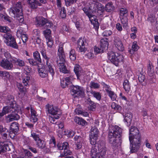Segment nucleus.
Returning a JSON list of instances; mask_svg holds the SVG:
<instances>
[{"label": "nucleus", "mask_w": 158, "mask_h": 158, "mask_svg": "<svg viewBox=\"0 0 158 158\" xmlns=\"http://www.w3.org/2000/svg\"><path fill=\"white\" fill-rule=\"evenodd\" d=\"M122 133V129L117 126L111 125L109 128V141L115 149L120 147L122 143L120 138Z\"/></svg>", "instance_id": "1"}, {"label": "nucleus", "mask_w": 158, "mask_h": 158, "mask_svg": "<svg viewBox=\"0 0 158 158\" xmlns=\"http://www.w3.org/2000/svg\"><path fill=\"white\" fill-rule=\"evenodd\" d=\"M106 151V148L103 143H98L92 147L90 155L92 158H105Z\"/></svg>", "instance_id": "2"}, {"label": "nucleus", "mask_w": 158, "mask_h": 158, "mask_svg": "<svg viewBox=\"0 0 158 158\" xmlns=\"http://www.w3.org/2000/svg\"><path fill=\"white\" fill-rule=\"evenodd\" d=\"M22 10L21 3L19 2L11 7L10 10V13L11 16L15 18L21 23L24 21Z\"/></svg>", "instance_id": "3"}, {"label": "nucleus", "mask_w": 158, "mask_h": 158, "mask_svg": "<svg viewBox=\"0 0 158 158\" xmlns=\"http://www.w3.org/2000/svg\"><path fill=\"white\" fill-rule=\"evenodd\" d=\"M131 138L129 141L132 145L130 148V151L132 153L137 152L139 149L141 140V135L139 133L132 136Z\"/></svg>", "instance_id": "4"}, {"label": "nucleus", "mask_w": 158, "mask_h": 158, "mask_svg": "<svg viewBox=\"0 0 158 158\" xmlns=\"http://www.w3.org/2000/svg\"><path fill=\"white\" fill-rule=\"evenodd\" d=\"M107 54L109 60L115 66H118L120 63L123 62L124 58L123 55L112 51L109 52Z\"/></svg>", "instance_id": "5"}, {"label": "nucleus", "mask_w": 158, "mask_h": 158, "mask_svg": "<svg viewBox=\"0 0 158 158\" xmlns=\"http://www.w3.org/2000/svg\"><path fill=\"white\" fill-rule=\"evenodd\" d=\"M40 52L43 56V58L45 60L46 65L45 68L48 73L49 72L50 74L53 77L55 73L54 71V68L52 63L49 62V58L46 55V51L44 49H43L40 51Z\"/></svg>", "instance_id": "6"}, {"label": "nucleus", "mask_w": 158, "mask_h": 158, "mask_svg": "<svg viewBox=\"0 0 158 158\" xmlns=\"http://www.w3.org/2000/svg\"><path fill=\"white\" fill-rule=\"evenodd\" d=\"M3 37L4 42L7 45L15 48H18V46L15 40L11 34L7 33L4 34Z\"/></svg>", "instance_id": "7"}, {"label": "nucleus", "mask_w": 158, "mask_h": 158, "mask_svg": "<svg viewBox=\"0 0 158 158\" xmlns=\"http://www.w3.org/2000/svg\"><path fill=\"white\" fill-rule=\"evenodd\" d=\"M60 110L56 106L52 105L47 104L46 106V111L47 113L52 115L55 116V119L59 118L60 113Z\"/></svg>", "instance_id": "8"}, {"label": "nucleus", "mask_w": 158, "mask_h": 158, "mask_svg": "<svg viewBox=\"0 0 158 158\" xmlns=\"http://www.w3.org/2000/svg\"><path fill=\"white\" fill-rule=\"evenodd\" d=\"M57 147L59 150H61L60 156H64L71 154V152L69 149V144L67 142H64L63 143H59Z\"/></svg>", "instance_id": "9"}, {"label": "nucleus", "mask_w": 158, "mask_h": 158, "mask_svg": "<svg viewBox=\"0 0 158 158\" xmlns=\"http://www.w3.org/2000/svg\"><path fill=\"white\" fill-rule=\"evenodd\" d=\"M75 79L74 75L72 73L67 75V77L65 78L60 79V85L62 88H65L68 87L69 84L72 83V81Z\"/></svg>", "instance_id": "10"}, {"label": "nucleus", "mask_w": 158, "mask_h": 158, "mask_svg": "<svg viewBox=\"0 0 158 158\" xmlns=\"http://www.w3.org/2000/svg\"><path fill=\"white\" fill-rule=\"evenodd\" d=\"M72 92L76 97H84L85 95V89L82 87L78 85H73Z\"/></svg>", "instance_id": "11"}, {"label": "nucleus", "mask_w": 158, "mask_h": 158, "mask_svg": "<svg viewBox=\"0 0 158 158\" xmlns=\"http://www.w3.org/2000/svg\"><path fill=\"white\" fill-rule=\"evenodd\" d=\"M77 50L80 52H85L86 50V47L88 44L85 38H81L77 41Z\"/></svg>", "instance_id": "12"}, {"label": "nucleus", "mask_w": 158, "mask_h": 158, "mask_svg": "<svg viewBox=\"0 0 158 158\" xmlns=\"http://www.w3.org/2000/svg\"><path fill=\"white\" fill-rule=\"evenodd\" d=\"M2 110L6 114L9 113L17 112L19 110L18 106H14L12 105H8V106H4Z\"/></svg>", "instance_id": "13"}, {"label": "nucleus", "mask_w": 158, "mask_h": 158, "mask_svg": "<svg viewBox=\"0 0 158 158\" xmlns=\"http://www.w3.org/2000/svg\"><path fill=\"white\" fill-rule=\"evenodd\" d=\"M0 66L3 69L10 70L13 67L12 63L7 59H2L0 60Z\"/></svg>", "instance_id": "14"}, {"label": "nucleus", "mask_w": 158, "mask_h": 158, "mask_svg": "<svg viewBox=\"0 0 158 158\" xmlns=\"http://www.w3.org/2000/svg\"><path fill=\"white\" fill-rule=\"evenodd\" d=\"M65 62V59L63 60H57L56 63L58 66L59 67V69L60 72H62L64 73H70L69 70H68L66 68V66L64 65V63Z\"/></svg>", "instance_id": "15"}, {"label": "nucleus", "mask_w": 158, "mask_h": 158, "mask_svg": "<svg viewBox=\"0 0 158 158\" xmlns=\"http://www.w3.org/2000/svg\"><path fill=\"white\" fill-rule=\"evenodd\" d=\"M90 8L91 10H93L94 11L100 10L102 12H103L104 10V7L101 4L98 2L92 3Z\"/></svg>", "instance_id": "16"}, {"label": "nucleus", "mask_w": 158, "mask_h": 158, "mask_svg": "<svg viewBox=\"0 0 158 158\" xmlns=\"http://www.w3.org/2000/svg\"><path fill=\"white\" fill-rule=\"evenodd\" d=\"M63 44L62 43H60L58 46V52L57 55L58 57L57 60H63L65 59V55L63 49Z\"/></svg>", "instance_id": "17"}, {"label": "nucleus", "mask_w": 158, "mask_h": 158, "mask_svg": "<svg viewBox=\"0 0 158 158\" xmlns=\"http://www.w3.org/2000/svg\"><path fill=\"white\" fill-rule=\"evenodd\" d=\"M10 143H3L0 144V154L5 152L7 151H10L11 150L10 147H11Z\"/></svg>", "instance_id": "18"}, {"label": "nucleus", "mask_w": 158, "mask_h": 158, "mask_svg": "<svg viewBox=\"0 0 158 158\" xmlns=\"http://www.w3.org/2000/svg\"><path fill=\"white\" fill-rule=\"evenodd\" d=\"M27 2L29 6L33 9L37 8L38 6H42V4L37 0H28Z\"/></svg>", "instance_id": "19"}, {"label": "nucleus", "mask_w": 158, "mask_h": 158, "mask_svg": "<svg viewBox=\"0 0 158 158\" xmlns=\"http://www.w3.org/2000/svg\"><path fill=\"white\" fill-rule=\"evenodd\" d=\"M8 115L6 117V120L7 123L10 122L14 120H17L20 118L19 116L16 113L14 112Z\"/></svg>", "instance_id": "20"}, {"label": "nucleus", "mask_w": 158, "mask_h": 158, "mask_svg": "<svg viewBox=\"0 0 158 158\" xmlns=\"http://www.w3.org/2000/svg\"><path fill=\"white\" fill-rule=\"evenodd\" d=\"M10 132L14 133V136L16 134H17L19 130V124L16 122H13L10 125Z\"/></svg>", "instance_id": "21"}, {"label": "nucleus", "mask_w": 158, "mask_h": 158, "mask_svg": "<svg viewBox=\"0 0 158 158\" xmlns=\"http://www.w3.org/2000/svg\"><path fill=\"white\" fill-rule=\"evenodd\" d=\"M108 47V43L107 39L104 38L101 39L100 41V47L103 52L107 50Z\"/></svg>", "instance_id": "22"}, {"label": "nucleus", "mask_w": 158, "mask_h": 158, "mask_svg": "<svg viewBox=\"0 0 158 158\" xmlns=\"http://www.w3.org/2000/svg\"><path fill=\"white\" fill-rule=\"evenodd\" d=\"M114 44L116 47L118 49L122 51L124 49V47L123 44L120 39L118 37H115L114 39Z\"/></svg>", "instance_id": "23"}, {"label": "nucleus", "mask_w": 158, "mask_h": 158, "mask_svg": "<svg viewBox=\"0 0 158 158\" xmlns=\"http://www.w3.org/2000/svg\"><path fill=\"white\" fill-rule=\"evenodd\" d=\"M91 23L93 24L95 29H98L99 28L98 23L96 17L94 15L90 14L88 16Z\"/></svg>", "instance_id": "24"}, {"label": "nucleus", "mask_w": 158, "mask_h": 158, "mask_svg": "<svg viewBox=\"0 0 158 158\" xmlns=\"http://www.w3.org/2000/svg\"><path fill=\"white\" fill-rule=\"evenodd\" d=\"M31 116L30 118V121L35 123L38 121V115L35 109L33 108H31Z\"/></svg>", "instance_id": "25"}, {"label": "nucleus", "mask_w": 158, "mask_h": 158, "mask_svg": "<svg viewBox=\"0 0 158 158\" xmlns=\"http://www.w3.org/2000/svg\"><path fill=\"white\" fill-rule=\"evenodd\" d=\"M129 140H130L132 136L139 133L138 129L135 127L131 126L129 129Z\"/></svg>", "instance_id": "26"}, {"label": "nucleus", "mask_w": 158, "mask_h": 158, "mask_svg": "<svg viewBox=\"0 0 158 158\" xmlns=\"http://www.w3.org/2000/svg\"><path fill=\"white\" fill-rule=\"evenodd\" d=\"M36 25L40 27L44 26L47 21V19L41 17L36 18Z\"/></svg>", "instance_id": "27"}, {"label": "nucleus", "mask_w": 158, "mask_h": 158, "mask_svg": "<svg viewBox=\"0 0 158 158\" xmlns=\"http://www.w3.org/2000/svg\"><path fill=\"white\" fill-rule=\"evenodd\" d=\"M11 59L13 63H15L19 66L23 67L25 65L24 61L22 60L15 57H12Z\"/></svg>", "instance_id": "28"}, {"label": "nucleus", "mask_w": 158, "mask_h": 158, "mask_svg": "<svg viewBox=\"0 0 158 158\" xmlns=\"http://www.w3.org/2000/svg\"><path fill=\"white\" fill-rule=\"evenodd\" d=\"M31 77L30 75L25 74L22 78L23 83L25 86H29L31 81Z\"/></svg>", "instance_id": "29"}, {"label": "nucleus", "mask_w": 158, "mask_h": 158, "mask_svg": "<svg viewBox=\"0 0 158 158\" xmlns=\"http://www.w3.org/2000/svg\"><path fill=\"white\" fill-rule=\"evenodd\" d=\"M38 72L40 76L42 78H44L48 76V72L44 68L39 69Z\"/></svg>", "instance_id": "30"}, {"label": "nucleus", "mask_w": 158, "mask_h": 158, "mask_svg": "<svg viewBox=\"0 0 158 158\" xmlns=\"http://www.w3.org/2000/svg\"><path fill=\"white\" fill-rule=\"evenodd\" d=\"M104 9L107 12H111L114 10L115 7L112 2H109L106 5Z\"/></svg>", "instance_id": "31"}, {"label": "nucleus", "mask_w": 158, "mask_h": 158, "mask_svg": "<svg viewBox=\"0 0 158 158\" xmlns=\"http://www.w3.org/2000/svg\"><path fill=\"white\" fill-rule=\"evenodd\" d=\"M75 122L79 125L84 126L87 123V122L81 118L76 117L74 119Z\"/></svg>", "instance_id": "32"}, {"label": "nucleus", "mask_w": 158, "mask_h": 158, "mask_svg": "<svg viewBox=\"0 0 158 158\" xmlns=\"http://www.w3.org/2000/svg\"><path fill=\"white\" fill-rule=\"evenodd\" d=\"M37 147L39 149H43L46 148L45 141L41 139L36 142Z\"/></svg>", "instance_id": "33"}, {"label": "nucleus", "mask_w": 158, "mask_h": 158, "mask_svg": "<svg viewBox=\"0 0 158 158\" xmlns=\"http://www.w3.org/2000/svg\"><path fill=\"white\" fill-rule=\"evenodd\" d=\"M7 103L8 105H12L14 106H18L14 100L13 95H8L7 97Z\"/></svg>", "instance_id": "34"}, {"label": "nucleus", "mask_w": 158, "mask_h": 158, "mask_svg": "<svg viewBox=\"0 0 158 158\" xmlns=\"http://www.w3.org/2000/svg\"><path fill=\"white\" fill-rule=\"evenodd\" d=\"M124 89L125 91L128 92L131 89V85L130 83L127 79L125 80L123 83Z\"/></svg>", "instance_id": "35"}, {"label": "nucleus", "mask_w": 158, "mask_h": 158, "mask_svg": "<svg viewBox=\"0 0 158 158\" xmlns=\"http://www.w3.org/2000/svg\"><path fill=\"white\" fill-rule=\"evenodd\" d=\"M139 47L138 46L136 41H134L132 46V49L130 50L129 51L131 54L134 53V52L136 51L139 49Z\"/></svg>", "instance_id": "36"}, {"label": "nucleus", "mask_w": 158, "mask_h": 158, "mask_svg": "<svg viewBox=\"0 0 158 158\" xmlns=\"http://www.w3.org/2000/svg\"><path fill=\"white\" fill-rule=\"evenodd\" d=\"M77 77L78 79L86 81L88 78V76L86 75L85 72L83 71L80 73V74L79 75V77Z\"/></svg>", "instance_id": "37"}, {"label": "nucleus", "mask_w": 158, "mask_h": 158, "mask_svg": "<svg viewBox=\"0 0 158 158\" xmlns=\"http://www.w3.org/2000/svg\"><path fill=\"white\" fill-rule=\"evenodd\" d=\"M99 131L98 128L95 127H92L90 130V135L98 137Z\"/></svg>", "instance_id": "38"}, {"label": "nucleus", "mask_w": 158, "mask_h": 158, "mask_svg": "<svg viewBox=\"0 0 158 158\" xmlns=\"http://www.w3.org/2000/svg\"><path fill=\"white\" fill-rule=\"evenodd\" d=\"M124 116V121L127 124L130 123L132 119V115L129 113H126Z\"/></svg>", "instance_id": "39"}, {"label": "nucleus", "mask_w": 158, "mask_h": 158, "mask_svg": "<svg viewBox=\"0 0 158 158\" xmlns=\"http://www.w3.org/2000/svg\"><path fill=\"white\" fill-rule=\"evenodd\" d=\"M46 40L52 39L51 36V31L49 29H46L43 31Z\"/></svg>", "instance_id": "40"}, {"label": "nucleus", "mask_w": 158, "mask_h": 158, "mask_svg": "<svg viewBox=\"0 0 158 158\" xmlns=\"http://www.w3.org/2000/svg\"><path fill=\"white\" fill-rule=\"evenodd\" d=\"M148 73L150 76H153L154 73V70L152 66L150 64H148Z\"/></svg>", "instance_id": "41"}, {"label": "nucleus", "mask_w": 158, "mask_h": 158, "mask_svg": "<svg viewBox=\"0 0 158 158\" xmlns=\"http://www.w3.org/2000/svg\"><path fill=\"white\" fill-rule=\"evenodd\" d=\"M33 56L34 58L39 63H41V59L40 58V54L37 51H35L33 53Z\"/></svg>", "instance_id": "42"}, {"label": "nucleus", "mask_w": 158, "mask_h": 158, "mask_svg": "<svg viewBox=\"0 0 158 158\" xmlns=\"http://www.w3.org/2000/svg\"><path fill=\"white\" fill-rule=\"evenodd\" d=\"M74 71L77 77H79V75L80 74V73L83 71L81 70V69L80 67V66L78 64H76L74 66Z\"/></svg>", "instance_id": "43"}, {"label": "nucleus", "mask_w": 158, "mask_h": 158, "mask_svg": "<svg viewBox=\"0 0 158 158\" xmlns=\"http://www.w3.org/2000/svg\"><path fill=\"white\" fill-rule=\"evenodd\" d=\"M90 93L93 95V96L97 100L100 101L101 98V95L99 92H96L95 91H91Z\"/></svg>", "instance_id": "44"}, {"label": "nucleus", "mask_w": 158, "mask_h": 158, "mask_svg": "<svg viewBox=\"0 0 158 158\" xmlns=\"http://www.w3.org/2000/svg\"><path fill=\"white\" fill-rule=\"evenodd\" d=\"M69 58L71 60L74 61L76 59V55L75 51L74 49H72L69 53Z\"/></svg>", "instance_id": "45"}, {"label": "nucleus", "mask_w": 158, "mask_h": 158, "mask_svg": "<svg viewBox=\"0 0 158 158\" xmlns=\"http://www.w3.org/2000/svg\"><path fill=\"white\" fill-rule=\"evenodd\" d=\"M98 137L90 135V142L92 145H94L97 144L96 143L98 139Z\"/></svg>", "instance_id": "46"}, {"label": "nucleus", "mask_w": 158, "mask_h": 158, "mask_svg": "<svg viewBox=\"0 0 158 158\" xmlns=\"http://www.w3.org/2000/svg\"><path fill=\"white\" fill-rule=\"evenodd\" d=\"M34 32L37 35V37L35 40V42L37 44H39L41 42V40L40 38L39 35L40 34V31L37 30H34Z\"/></svg>", "instance_id": "47"}, {"label": "nucleus", "mask_w": 158, "mask_h": 158, "mask_svg": "<svg viewBox=\"0 0 158 158\" xmlns=\"http://www.w3.org/2000/svg\"><path fill=\"white\" fill-rule=\"evenodd\" d=\"M100 85L93 81H91L89 84V87L91 88L94 89H98L100 87Z\"/></svg>", "instance_id": "48"}, {"label": "nucleus", "mask_w": 158, "mask_h": 158, "mask_svg": "<svg viewBox=\"0 0 158 158\" xmlns=\"http://www.w3.org/2000/svg\"><path fill=\"white\" fill-rule=\"evenodd\" d=\"M156 17L155 15L153 14H150L148 15L147 21L151 23H153L155 22Z\"/></svg>", "instance_id": "49"}, {"label": "nucleus", "mask_w": 158, "mask_h": 158, "mask_svg": "<svg viewBox=\"0 0 158 158\" xmlns=\"http://www.w3.org/2000/svg\"><path fill=\"white\" fill-rule=\"evenodd\" d=\"M107 93L108 96L112 101H114L116 100L117 96L116 94H115L114 92L110 90Z\"/></svg>", "instance_id": "50"}, {"label": "nucleus", "mask_w": 158, "mask_h": 158, "mask_svg": "<svg viewBox=\"0 0 158 158\" xmlns=\"http://www.w3.org/2000/svg\"><path fill=\"white\" fill-rule=\"evenodd\" d=\"M49 143L51 147H55L56 146V142L55 139L53 136H52L50 139Z\"/></svg>", "instance_id": "51"}, {"label": "nucleus", "mask_w": 158, "mask_h": 158, "mask_svg": "<svg viewBox=\"0 0 158 158\" xmlns=\"http://www.w3.org/2000/svg\"><path fill=\"white\" fill-rule=\"evenodd\" d=\"M18 88L20 92L22 93L25 94L27 92V89L23 87V85L20 84H19L17 85Z\"/></svg>", "instance_id": "52"}, {"label": "nucleus", "mask_w": 158, "mask_h": 158, "mask_svg": "<svg viewBox=\"0 0 158 158\" xmlns=\"http://www.w3.org/2000/svg\"><path fill=\"white\" fill-rule=\"evenodd\" d=\"M31 136L33 138L36 142L41 139L40 138L39 135L34 132H31Z\"/></svg>", "instance_id": "53"}, {"label": "nucleus", "mask_w": 158, "mask_h": 158, "mask_svg": "<svg viewBox=\"0 0 158 158\" xmlns=\"http://www.w3.org/2000/svg\"><path fill=\"white\" fill-rule=\"evenodd\" d=\"M64 134L69 137H73L75 134L74 132L71 130H67L64 131Z\"/></svg>", "instance_id": "54"}, {"label": "nucleus", "mask_w": 158, "mask_h": 158, "mask_svg": "<svg viewBox=\"0 0 158 158\" xmlns=\"http://www.w3.org/2000/svg\"><path fill=\"white\" fill-rule=\"evenodd\" d=\"M121 23L123 25V27H126L128 26V19L126 17L123 18L121 19Z\"/></svg>", "instance_id": "55"}, {"label": "nucleus", "mask_w": 158, "mask_h": 158, "mask_svg": "<svg viewBox=\"0 0 158 158\" xmlns=\"http://www.w3.org/2000/svg\"><path fill=\"white\" fill-rule=\"evenodd\" d=\"M32 156L31 153L28 150H25L23 158H31Z\"/></svg>", "instance_id": "56"}, {"label": "nucleus", "mask_w": 158, "mask_h": 158, "mask_svg": "<svg viewBox=\"0 0 158 158\" xmlns=\"http://www.w3.org/2000/svg\"><path fill=\"white\" fill-rule=\"evenodd\" d=\"M10 29L7 27L0 26V32L3 33H8Z\"/></svg>", "instance_id": "57"}, {"label": "nucleus", "mask_w": 158, "mask_h": 158, "mask_svg": "<svg viewBox=\"0 0 158 158\" xmlns=\"http://www.w3.org/2000/svg\"><path fill=\"white\" fill-rule=\"evenodd\" d=\"M111 106L113 109L116 110L120 111L121 110V107L119 105L116 104L115 102H113L112 103Z\"/></svg>", "instance_id": "58"}, {"label": "nucleus", "mask_w": 158, "mask_h": 158, "mask_svg": "<svg viewBox=\"0 0 158 158\" xmlns=\"http://www.w3.org/2000/svg\"><path fill=\"white\" fill-rule=\"evenodd\" d=\"M119 12L120 16L123 17L127 14V10L126 8H121L120 9Z\"/></svg>", "instance_id": "59"}, {"label": "nucleus", "mask_w": 158, "mask_h": 158, "mask_svg": "<svg viewBox=\"0 0 158 158\" xmlns=\"http://www.w3.org/2000/svg\"><path fill=\"white\" fill-rule=\"evenodd\" d=\"M60 15L62 18H64L66 17V10L64 7L61 8V11H60Z\"/></svg>", "instance_id": "60"}, {"label": "nucleus", "mask_w": 158, "mask_h": 158, "mask_svg": "<svg viewBox=\"0 0 158 158\" xmlns=\"http://www.w3.org/2000/svg\"><path fill=\"white\" fill-rule=\"evenodd\" d=\"M83 10L87 16L91 14V10L90 7L88 8L84 7L83 8Z\"/></svg>", "instance_id": "61"}, {"label": "nucleus", "mask_w": 158, "mask_h": 158, "mask_svg": "<svg viewBox=\"0 0 158 158\" xmlns=\"http://www.w3.org/2000/svg\"><path fill=\"white\" fill-rule=\"evenodd\" d=\"M47 44L48 46V48H51L53 45V41L52 40V38L47 40Z\"/></svg>", "instance_id": "62"}, {"label": "nucleus", "mask_w": 158, "mask_h": 158, "mask_svg": "<svg viewBox=\"0 0 158 158\" xmlns=\"http://www.w3.org/2000/svg\"><path fill=\"white\" fill-rule=\"evenodd\" d=\"M24 32L22 28H20L17 31V36L18 37H21L23 34H24Z\"/></svg>", "instance_id": "63"}, {"label": "nucleus", "mask_w": 158, "mask_h": 158, "mask_svg": "<svg viewBox=\"0 0 158 158\" xmlns=\"http://www.w3.org/2000/svg\"><path fill=\"white\" fill-rule=\"evenodd\" d=\"M23 42L24 45H26V43L28 40V37L27 35L26 34H23V35L21 37Z\"/></svg>", "instance_id": "64"}]
</instances>
